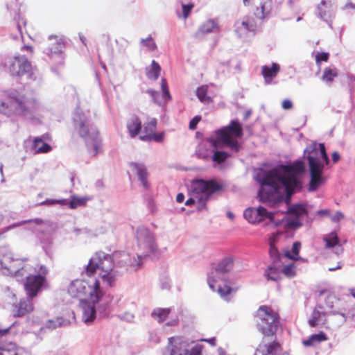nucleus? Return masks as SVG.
<instances>
[{
	"instance_id": "nucleus-1",
	"label": "nucleus",
	"mask_w": 355,
	"mask_h": 355,
	"mask_svg": "<svg viewBox=\"0 0 355 355\" xmlns=\"http://www.w3.org/2000/svg\"><path fill=\"white\" fill-rule=\"evenodd\" d=\"M304 171L302 161H296L291 164L279 165L269 171L261 181V189L259 191L260 200L269 207H275L283 200L279 187L285 189L286 202L290 203L291 196L302 189V182L299 175Z\"/></svg>"
},
{
	"instance_id": "nucleus-2",
	"label": "nucleus",
	"mask_w": 355,
	"mask_h": 355,
	"mask_svg": "<svg viewBox=\"0 0 355 355\" xmlns=\"http://www.w3.org/2000/svg\"><path fill=\"white\" fill-rule=\"evenodd\" d=\"M114 266V263L110 255L98 253L89 259L85 269V274L88 277H92L98 271V275L103 282L112 287L117 277V272L113 269Z\"/></svg>"
},
{
	"instance_id": "nucleus-3",
	"label": "nucleus",
	"mask_w": 355,
	"mask_h": 355,
	"mask_svg": "<svg viewBox=\"0 0 355 355\" xmlns=\"http://www.w3.org/2000/svg\"><path fill=\"white\" fill-rule=\"evenodd\" d=\"M68 293L72 297L92 304L98 303L104 295L97 279H76L69 286Z\"/></svg>"
},
{
	"instance_id": "nucleus-4",
	"label": "nucleus",
	"mask_w": 355,
	"mask_h": 355,
	"mask_svg": "<svg viewBox=\"0 0 355 355\" xmlns=\"http://www.w3.org/2000/svg\"><path fill=\"white\" fill-rule=\"evenodd\" d=\"M39 105L33 98H26L24 96H6L0 99V113L7 116L22 115L28 116L35 113Z\"/></svg>"
},
{
	"instance_id": "nucleus-5",
	"label": "nucleus",
	"mask_w": 355,
	"mask_h": 355,
	"mask_svg": "<svg viewBox=\"0 0 355 355\" xmlns=\"http://www.w3.org/2000/svg\"><path fill=\"white\" fill-rule=\"evenodd\" d=\"M223 189V184L216 180H204L202 179L193 180L191 182V195L185 205L190 206L195 202L198 204V209L205 208L206 202L210 196Z\"/></svg>"
},
{
	"instance_id": "nucleus-6",
	"label": "nucleus",
	"mask_w": 355,
	"mask_h": 355,
	"mask_svg": "<svg viewBox=\"0 0 355 355\" xmlns=\"http://www.w3.org/2000/svg\"><path fill=\"white\" fill-rule=\"evenodd\" d=\"M27 258L14 259L8 252L5 240L0 236V265L7 269L10 275L19 281L28 272H33V267L28 263Z\"/></svg>"
},
{
	"instance_id": "nucleus-7",
	"label": "nucleus",
	"mask_w": 355,
	"mask_h": 355,
	"mask_svg": "<svg viewBox=\"0 0 355 355\" xmlns=\"http://www.w3.org/2000/svg\"><path fill=\"white\" fill-rule=\"evenodd\" d=\"M254 318L257 327L264 337H275L280 326V318L277 312L270 306L261 305L257 310Z\"/></svg>"
},
{
	"instance_id": "nucleus-8",
	"label": "nucleus",
	"mask_w": 355,
	"mask_h": 355,
	"mask_svg": "<svg viewBox=\"0 0 355 355\" xmlns=\"http://www.w3.org/2000/svg\"><path fill=\"white\" fill-rule=\"evenodd\" d=\"M74 127L78 134L85 139L89 153L96 156L101 151L102 141L96 128H89L87 119L78 114L74 119Z\"/></svg>"
},
{
	"instance_id": "nucleus-9",
	"label": "nucleus",
	"mask_w": 355,
	"mask_h": 355,
	"mask_svg": "<svg viewBox=\"0 0 355 355\" xmlns=\"http://www.w3.org/2000/svg\"><path fill=\"white\" fill-rule=\"evenodd\" d=\"M243 135L241 123L238 120H232L228 125L216 132V141H214V146L217 147L216 144L219 142L233 152L239 153L241 150V145L236 139L242 137Z\"/></svg>"
},
{
	"instance_id": "nucleus-10",
	"label": "nucleus",
	"mask_w": 355,
	"mask_h": 355,
	"mask_svg": "<svg viewBox=\"0 0 355 355\" xmlns=\"http://www.w3.org/2000/svg\"><path fill=\"white\" fill-rule=\"evenodd\" d=\"M275 212H269L263 207L259 206L257 208H247L243 213V216L250 223L256 224L268 219V225L273 227H277L282 223V220H275Z\"/></svg>"
},
{
	"instance_id": "nucleus-11",
	"label": "nucleus",
	"mask_w": 355,
	"mask_h": 355,
	"mask_svg": "<svg viewBox=\"0 0 355 355\" xmlns=\"http://www.w3.org/2000/svg\"><path fill=\"white\" fill-rule=\"evenodd\" d=\"M305 152L307 153L306 159L309 167H312L314 165L316 167L324 168L329 162L324 144H313L309 145L306 148Z\"/></svg>"
},
{
	"instance_id": "nucleus-12",
	"label": "nucleus",
	"mask_w": 355,
	"mask_h": 355,
	"mask_svg": "<svg viewBox=\"0 0 355 355\" xmlns=\"http://www.w3.org/2000/svg\"><path fill=\"white\" fill-rule=\"evenodd\" d=\"M40 271L37 275L29 274L26 277L24 288L30 298L36 297L46 282V271L43 266H40Z\"/></svg>"
},
{
	"instance_id": "nucleus-13",
	"label": "nucleus",
	"mask_w": 355,
	"mask_h": 355,
	"mask_svg": "<svg viewBox=\"0 0 355 355\" xmlns=\"http://www.w3.org/2000/svg\"><path fill=\"white\" fill-rule=\"evenodd\" d=\"M157 119L155 118H149L145 121L143 126L141 125L139 138L143 141H154L157 142L162 141L164 139V133H156Z\"/></svg>"
},
{
	"instance_id": "nucleus-14",
	"label": "nucleus",
	"mask_w": 355,
	"mask_h": 355,
	"mask_svg": "<svg viewBox=\"0 0 355 355\" xmlns=\"http://www.w3.org/2000/svg\"><path fill=\"white\" fill-rule=\"evenodd\" d=\"M65 49L63 39L58 35H50L46 42V53L51 60L58 57L63 60L62 54Z\"/></svg>"
},
{
	"instance_id": "nucleus-15",
	"label": "nucleus",
	"mask_w": 355,
	"mask_h": 355,
	"mask_svg": "<svg viewBox=\"0 0 355 355\" xmlns=\"http://www.w3.org/2000/svg\"><path fill=\"white\" fill-rule=\"evenodd\" d=\"M9 70L12 76L20 77L31 71V64L25 55H17L10 62Z\"/></svg>"
},
{
	"instance_id": "nucleus-16",
	"label": "nucleus",
	"mask_w": 355,
	"mask_h": 355,
	"mask_svg": "<svg viewBox=\"0 0 355 355\" xmlns=\"http://www.w3.org/2000/svg\"><path fill=\"white\" fill-rule=\"evenodd\" d=\"M324 168L316 167L314 165L309 167L310 171V181L308 187V191L313 192L316 191L324 182L325 178L322 175Z\"/></svg>"
},
{
	"instance_id": "nucleus-17",
	"label": "nucleus",
	"mask_w": 355,
	"mask_h": 355,
	"mask_svg": "<svg viewBox=\"0 0 355 355\" xmlns=\"http://www.w3.org/2000/svg\"><path fill=\"white\" fill-rule=\"evenodd\" d=\"M188 344L180 337H171L166 348V352L169 355H185Z\"/></svg>"
},
{
	"instance_id": "nucleus-18",
	"label": "nucleus",
	"mask_w": 355,
	"mask_h": 355,
	"mask_svg": "<svg viewBox=\"0 0 355 355\" xmlns=\"http://www.w3.org/2000/svg\"><path fill=\"white\" fill-rule=\"evenodd\" d=\"M137 239L139 248L146 250L147 252H156L157 245L153 238L149 234L147 230L137 232Z\"/></svg>"
},
{
	"instance_id": "nucleus-19",
	"label": "nucleus",
	"mask_w": 355,
	"mask_h": 355,
	"mask_svg": "<svg viewBox=\"0 0 355 355\" xmlns=\"http://www.w3.org/2000/svg\"><path fill=\"white\" fill-rule=\"evenodd\" d=\"M235 32L239 37L245 36L249 32L255 31L254 20L248 17L238 20L234 25Z\"/></svg>"
},
{
	"instance_id": "nucleus-20",
	"label": "nucleus",
	"mask_w": 355,
	"mask_h": 355,
	"mask_svg": "<svg viewBox=\"0 0 355 355\" xmlns=\"http://www.w3.org/2000/svg\"><path fill=\"white\" fill-rule=\"evenodd\" d=\"M34 306L33 298L28 296L26 298L21 299L14 307L13 315L15 317H21L33 311Z\"/></svg>"
},
{
	"instance_id": "nucleus-21",
	"label": "nucleus",
	"mask_w": 355,
	"mask_h": 355,
	"mask_svg": "<svg viewBox=\"0 0 355 355\" xmlns=\"http://www.w3.org/2000/svg\"><path fill=\"white\" fill-rule=\"evenodd\" d=\"M130 168L133 173L137 175L144 187L148 189L149 184L147 180L148 172L146 166L141 164L132 162L130 164Z\"/></svg>"
},
{
	"instance_id": "nucleus-22",
	"label": "nucleus",
	"mask_w": 355,
	"mask_h": 355,
	"mask_svg": "<svg viewBox=\"0 0 355 355\" xmlns=\"http://www.w3.org/2000/svg\"><path fill=\"white\" fill-rule=\"evenodd\" d=\"M280 71V67L277 63H272L271 67L264 65L261 67V73L265 83L269 84L275 78Z\"/></svg>"
},
{
	"instance_id": "nucleus-23",
	"label": "nucleus",
	"mask_w": 355,
	"mask_h": 355,
	"mask_svg": "<svg viewBox=\"0 0 355 355\" xmlns=\"http://www.w3.org/2000/svg\"><path fill=\"white\" fill-rule=\"evenodd\" d=\"M279 233H273L269 238V255L270 259H272V263H279L281 259V254L279 252V250L275 246L276 243L277 242V237L279 236Z\"/></svg>"
},
{
	"instance_id": "nucleus-24",
	"label": "nucleus",
	"mask_w": 355,
	"mask_h": 355,
	"mask_svg": "<svg viewBox=\"0 0 355 355\" xmlns=\"http://www.w3.org/2000/svg\"><path fill=\"white\" fill-rule=\"evenodd\" d=\"M265 275L268 279H270L275 282H279L282 279V268L279 263H272L265 271Z\"/></svg>"
},
{
	"instance_id": "nucleus-25",
	"label": "nucleus",
	"mask_w": 355,
	"mask_h": 355,
	"mask_svg": "<svg viewBox=\"0 0 355 355\" xmlns=\"http://www.w3.org/2000/svg\"><path fill=\"white\" fill-rule=\"evenodd\" d=\"M217 28L218 26L214 20L210 19L203 23L194 33L193 36L196 40H200L202 35L211 33Z\"/></svg>"
},
{
	"instance_id": "nucleus-26",
	"label": "nucleus",
	"mask_w": 355,
	"mask_h": 355,
	"mask_svg": "<svg viewBox=\"0 0 355 355\" xmlns=\"http://www.w3.org/2000/svg\"><path fill=\"white\" fill-rule=\"evenodd\" d=\"M327 315L324 307L322 305H318L315 307L311 318L309 320V324L311 327H315L318 322Z\"/></svg>"
},
{
	"instance_id": "nucleus-27",
	"label": "nucleus",
	"mask_w": 355,
	"mask_h": 355,
	"mask_svg": "<svg viewBox=\"0 0 355 355\" xmlns=\"http://www.w3.org/2000/svg\"><path fill=\"white\" fill-rule=\"evenodd\" d=\"M141 121L137 116H132L127 123V129L131 137L139 135Z\"/></svg>"
},
{
	"instance_id": "nucleus-28",
	"label": "nucleus",
	"mask_w": 355,
	"mask_h": 355,
	"mask_svg": "<svg viewBox=\"0 0 355 355\" xmlns=\"http://www.w3.org/2000/svg\"><path fill=\"white\" fill-rule=\"evenodd\" d=\"M287 213L290 215L295 216L298 218L300 217L306 216L308 214L306 206L304 204H293L288 207Z\"/></svg>"
},
{
	"instance_id": "nucleus-29",
	"label": "nucleus",
	"mask_w": 355,
	"mask_h": 355,
	"mask_svg": "<svg viewBox=\"0 0 355 355\" xmlns=\"http://www.w3.org/2000/svg\"><path fill=\"white\" fill-rule=\"evenodd\" d=\"M233 268V259L231 257H225L220 261L215 268V272L218 274L229 272Z\"/></svg>"
},
{
	"instance_id": "nucleus-30",
	"label": "nucleus",
	"mask_w": 355,
	"mask_h": 355,
	"mask_svg": "<svg viewBox=\"0 0 355 355\" xmlns=\"http://www.w3.org/2000/svg\"><path fill=\"white\" fill-rule=\"evenodd\" d=\"M33 147L36 153H46L51 150V146L43 142L42 138L40 137L35 138Z\"/></svg>"
},
{
	"instance_id": "nucleus-31",
	"label": "nucleus",
	"mask_w": 355,
	"mask_h": 355,
	"mask_svg": "<svg viewBox=\"0 0 355 355\" xmlns=\"http://www.w3.org/2000/svg\"><path fill=\"white\" fill-rule=\"evenodd\" d=\"M171 313V309L168 308H157L152 312V317L159 322L165 321Z\"/></svg>"
},
{
	"instance_id": "nucleus-32",
	"label": "nucleus",
	"mask_w": 355,
	"mask_h": 355,
	"mask_svg": "<svg viewBox=\"0 0 355 355\" xmlns=\"http://www.w3.org/2000/svg\"><path fill=\"white\" fill-rule=\"evenodd\" d=\"M327 339V335L324 332L320 331L319 334L311 335L309 339L304 340L303 345L304 346H311L315 343L326 341Z\"/></svg>"
},
{
	"instance_id": "nucleus-33",
	"label": "nucleus",
	"mask_w": 355,
	"mask_h": 355,
	"mask_svg": "<svg viewBox=\"0 0 355 355\" xmlns=\"http://www.w3.org/2000/svg\"><path fill=\"white\" fill-rule=\"evenodd\" d=\"M208 86L202 85L197 88L196 96L198 99L203 103L209 104L212 102L210 96H207Z\"/></svg>"
},
{
	"instance_id": "nucleus-34",
	"label": "nucleus",
	"mask_w": 355,
	"mask_h": 355,
	"mask_svg": "<svg viewBox=\"0 0 355 355\" xmlns=\"http://www.w3.org/2000/svg\"><path fill=\"white\" fill-rule=\"evenodd\" d=\"M161 67L155 60L152 61L151 67L147 70L146 75L149 79L157 80L159 78Z\"/></svg>"
},
{
	"instance_id": "nucleus-35",
	"label": "nucleus",
	"mask_w": 355,
	"mask_h": 355,
	"mask_svg": "<svg viewBox=\"0 0 355 355\" xmlns=\"http://www.w3.org/2000/svg\"><path fill=\"white\" fill-rule=\"evenodd\" d=\"M323 240L325 243V247L327 248H331L339 244V239L336 232H332L327 234L325 237H324Z\"/></svg>"
},
{
	"instance_id": "nucleus-36",
	"label": "nucleus",
	"mask_w": 355,
	"mask_h": 355,
	"mask_svg": "<svg viewBox=\"0 0 355 355\" xmlns=\"http://www.w3.org/2000/svg\"><path fill=\"white\" fill-rule=\"evenodd\" d=\"M91 198L89 197H77L73 196L69 202L71 209H76L78 207L85 206Z\"/></svg>"
},
{
	"instance_id": "nucleus-37",
	"label": "nucleus",
	"mask_w": 355,
	"mask_h": 355,
	"mask_svg": "<svg viewBox=\"0 0 355 355\" xmlns=\"http://www.w3.org/2000/svg\"><path fill=\"white\" fill-rule=\"evenodd\" d=\"M282 350L281 345L276 340H274L270 343H266V351H268V355H277L280 353Z\"/></svg>"
},
{
	"instance_id": "nucleus-38",
	"label": "nucleus",
	"mask_w": 355,
	"mask_h": 355,
	"mask_svg": "<svg viewBox=\"0 0 355 355\" xmlns=\"http://www.w3.org/2000/svg\"><path fill=\"white\" fill-rule=\"evenodd\" d=\"M336 69L325 68L322 76V80L326 83H331L334 78L337 77Z\"/></svg>"
},
{
	"instance_id": "nucleus-39",
	"label": "nucleus",
	"mask_w": 355,
	"mask_h": 355,
	"mask_svg": "<svg viewBox=\"0 0 355 355\" xmlns=\"http://www.w3.org/2000/svg\"><path fill=\"white\" fill-rule=\"evenodd\" d=\"M285 220V227L288 229H296L302 225L299 218L292 215L286 216Z\"/></svg>"
},
{
	"instance_id": "nucleus-40",
	"label": "nucleus",
	"mask_w": 355,
	"mask_h": 355,
	"mask_svg": "<svg viewBox=\"0 0 355 355\" xmlns=\"http://www.w3.org/2000/svg\"><path fill=\"white\" fill-rule=\"evenodd\" d=\"M281 268L282 276L284 275L286 277L292 278L296 275L295 267L294 263L285 265Z\"/></svg>"
},
{
	"instance_id": "nucleus-41",
	"label": "nucleus",
	"mask_w": 355,
	"mask_h": 355,
	"mask_svg": "<svg viewBox=\"0 0 355 355\" xmlns=\"http://www.w3.org/2000/svg\"><path fill=\"white\" fill-rule=\"evenodd\" d=\"M0 355H27L23 350L15 347L0 348Z\"/></svg>"
},
{
	"instance_id": "nucleus-42",
	"label": "nucleus",
	"mask_w": 355,
	"mask_h": 355,
	"mask_svg": "<svg viewBox=\"0 0 355 355\" xmlns=\"http://www.w3.org/2000/svg\"><path fill=\"white\" fill-rule=\"evenodd\" d=\"M229 157H230V155L228 153L225 151L216 150L214 152L212 156V160L218 164H222Z\"/></svg>"
},
{
	"instance_id": "nucleus-43",
	"label": "nucleus",
	"mask_w": 355,
	"mask_h": 355,
	"mask_svg": "<svg viewBox=\"0 0 355 355\" xmlns=\"http://www.w3.org/2000/svg\"><path fill=\"white\" fill-rule=\"evenodd\" d=\"M94 305L92 304V306H89L84 309L83 318L85 322H92L95 318L96 311Z\"/></svg>"
},
{
	"instance_id": "nucleus-44",
	"label": "nucleus",
	"mask_w": 355,
	"mask_h": 355,
	"mask_svg": "<svg viewBox=\"0 0 355 355\" xmlns=\"http://www.w3.org/2000/svg\"><path fill=\"white\" fill-rule=\"evenodd\" d=\"M267 352L266 343L264 339H263L257 347L254 355H268Z\"/></svg>"
},
{
	"instance_id": "nucleus-45",
	"label": "nucleus",
	"mask_w": 355,
	"mask_h": 355,
	"mask_svg": "<svg viewBox=\"0 0 355 355\" xmlns=\"http://www.w3.org/2000/svg\"><path fill=\"white\" fill-rule=\"evenodd\" d=\"M141 43L145 46L149 51H154L156 49V44L151 37H148L146 39H143Z\"/></svg>"
},
{
	"instance_id": "nucleus-46",
	"label": "nucleus",
	"mask_w": 355,
	"mask_h": 355,
	"mask_svg": "<svg viewBox=\"0 0 355 355\" xmlns=\"http://www.w3.org/2000/svg\"><path fill=\"white\" fill-rule=\"evenodd\" d=\"M329 58V53L327 52H318L315 55V62L317 64H320L321 62H327Z\"/></svg>"
},
{
	"instance_id": "nucleus-47",
	"label": "nucleus",
	"mask_w": 355,
	"mask_h": 355,
	"mask_svg": "<svg viewBox=\"0 0 355 355\" xmlns=\"http://www.w3.org/2000/svg\"><path fill=\"white\" fill-rule=\"evenodd\" d=\"M161 87L163 92L164 98L166 99H171V97L169 94L167 81L164 78H162L161 80Z\"/></svg>"
},
{
	"instance_id": "nucleus-48",
	"label": "nucleus",
	"mask_w": 355,
	"mask_h": 355,
	"mask_svg": "<svg viewBox=\"0 0 355 355\" xmlns=\"http://www.w3.org/2000/svg\"><path fill=\"white\" fill-rule=\"evenodd\" d=\"M202 345H196L189 352L187 350L185 355H202Z\"/></svg>"
},
{
	"instance_id": "nucleus-49",
	"label": "nucleus",
	"mask_w": 355,
	"mask_h": 355,
	"mask_svg": "<svg viewBox=\"0 0 355 355\" xmlns=\"http://www.w3.org/2000/svg\"><path fill=\"white\" fill-rule=\"evenodd\" d=\"M182 8V16H183L184 19H187L189 17L191 10L193 8V4H192V3H189L187 5L183 4Z\"/></svg>"
},
{
	"instance_id": "nucleus-50",
	"label": "nucleus",
	"mask_w": 355,
	"mask_h": 355,
	"mask_svg": "<svg viewBox=\"0 0 355 355\" xmlns=\"http://www.w3.org/2000/svg\"><path fill=\"white\" fill-rule=\"evenodd\" d=\"M43 205H55L60 204L62 205H64L67 204V200L61 199V200H46L42 202Z\"/></svg>"
},
{
	"instance_id": "nucleus-51",
	"label": "nucleus",
	"mask_w": 355,
	"mask_h": 355,
	"mask_svg": "<svg viewBox=\"0 0 355 355\" xmlns=\"http://www.w3.org/2000/svg\"><path fill=\"white\" fill-rule=\"evenodd\" d=\"M201 120L200 116H196L189 122V127L191 130H193L196 128L197 124Z\"/></svg>"
},
{
	"instance_id": "nucleus-52",
	"label": "nucleus",
	"mask_w": 355,
	"mask_h": 355,
	"mask_svg": "<svg viewBox=\"0 0 355 355\" xmlns=\"http://www.w3.org/2000/svg\"><path fill=\"white\" fill-rule=\"evenodd\" d=\"M335 300V296L332 295H327L326 298V304L329 310H331L334 308V302Z\"/></svg>"
},
{
	"instance_id": "nucleus-53",
	"label": "nucleus",
	"mask_w": 355,
	"mask_h": 355,
	"mask_svg": "<svg viewBox=\"0 0 355 355\" xmlns=\"http://www.w3.org/2000/svg\"><path fill=\"white\" fill-rule=\"evenodd\" d=\"M282 107L284 110H289L293 107V103L289 99H284L282 103Z\"/></svg>"
},
{
	"instance_id": "nucleus-54",
	"label": "nucleus",
	"mask_w": 355,
	"mask_h": 355,
	"mask_svg": "<svg viewBox=\"0 0 355 355\" xmlns=\"http://www.w3.org/2000/svg\"><path fill=\"white\" fill-rule=\"evenodd\" d=\"M301 248V243L300 242H295L292 247V252L295 256H297L300 252Z\"/></svg>"
},
{
	"instance_id": "nucleus-55",
	"label": "nucleus",
	"mask_w": 355,
	"mask_h": 355,
	"mask_svg": "<svg viewBox=\"0 0 355 355\" xmlns=\"http://www.w3.org/2000/svg\"><path fill=\"white\" fill-rule=\"evenodd\" d=\"M218 291L221 296H225L231 293L232 288L229 286H225L224 288L220 287Z\"/></svg>"
},
{
	"instance_id": "nucleus-56",
	"label": "nucleus",
	"mask_w": 355,
	"mask_h": 355,
	"mask_svg": "<svg viewBox=\"0 0 355 355\" xmlns=\"http://www.w3.org/2000/svg\"><path fill=\"white\" fill-rule=\"evenodd\" d=\"M344 218V215L340 211H336V214L331 217V220L334 222L339 221Z\"/></svg>"
},
{
	"instance_id": "nucleus-57",
	"label": "nucleus",
	"mask_w": 355,
	"mask_h": 355,
	"mask_svg": "<svg viewBox=\"0 0 355 355\" xmlns=\"http://www.w3.org/2000/svg\"><path fill=\"white\" fill-rule=\"evenodd\" d=\"M11 327L12 326H9V327H3L0 324V336H4V335L7 334L9 332Z\"/></svg>"
},
{
	"instance_id": "nucleus-58",
	"label": "nucleus",
	"mask_w": 355,
	"mask_h": 355,
	"mask_svg": "<svg viewBox=\"0 0 355 355\" xmlns=\"http://www.w3.org/2000/svg\"><path fill=\"white\" fill-rule=\"evenodd\" d=\"M317 214L320 216H328L329 214V211L327 209H320L318 211Z\"/></svg>"
},
{
	"instance_id": "nucleus-59",
	"label": "nucleus",
	"mask_w": 355,
	"mask_h": 355,
	"mask_svg": "<svg viewBox=\"0 0 355 355\" xmlns=\"http://www.w3.org/2000/svg\"><path fill=\"white\" fill-rule=\"evenodd\" d=\"M184 200V195L182 193H179L176 196V201L181 203Z\"/></svg>"
},
{
	"instance_id": "nucleus-60",
	"label": "nucleus",
	"mask_w": 355,
	"mask_h": 355,
	"mask_svg": "<svg viewBox=\"0 0 355 355\" xmlns=\"http://www.w3.org/2000/svg\"><path fill=\"white\" fill-rule=\"evenodd\" d=\"M340 159V155L338 152L335 151L332 154V160L334 162H337Z\"/></svg>"
},
{
	"instance_id": "nucleus-61",
	"label": "nucleus",
	"mask_w": 355,
	"mask_h": 355,
	"mask_svg": "<svg viewBox=\"0 0 355 355\" xmlns=\"http://www.w3.org/2000/svg\"><path fill=\"white\" fill-rule=\"evenodd\" d=\"M214 283H215V280L214 279H212L211 277L208 278V284L212 291L215 290Z\"/></svg>"
},
{
	"instance_id": "nucleus-62",
	"label": "nucleus",
	"mask_w": 355,
	"mask_h": 355,
	"mask_svg": "<svg viewBox=\"0 0 355 355\" xmlns=\"http://www.w3.org/2000/svg\"><path fill=\"white\" fill-rule=\"evenodd\" d=\"M24 49H26V51L31 52V53H33V49L31 46H24Z\"/></svg>"
},
{
	"instance_id": "nucleus-63",
	"label": "nucleus",
	"mask_w": 355,
	"mask_h": 355,
	"mask_svg": "<svg viewBox=\"0 0 355 355\" xmlns=\"http://www.w3.org/2000/svg\"><path fill=\"white\" fill-rule=\"evenodd\" d=\"M243 4H244V6H249L250 4H251V3H252V0H243Z\"/></svg>"
},
{
	"instance_id": "nucleus-64",
	"label": "nucleus",
	"mask_w": 355,
	"mask_h": 355,
	"mask_svg": "<svg viewBox=\"0 0 355 355\" xmlns=\"http://www.w3.org/2000/svg\"><path fill=\"white\" fill-rule=\"evenodd\" d=\"M227 214L228 218H230V219H232H232L234 218V214H233L232 212H227Z\"/></svg>"
}]
</instances>
